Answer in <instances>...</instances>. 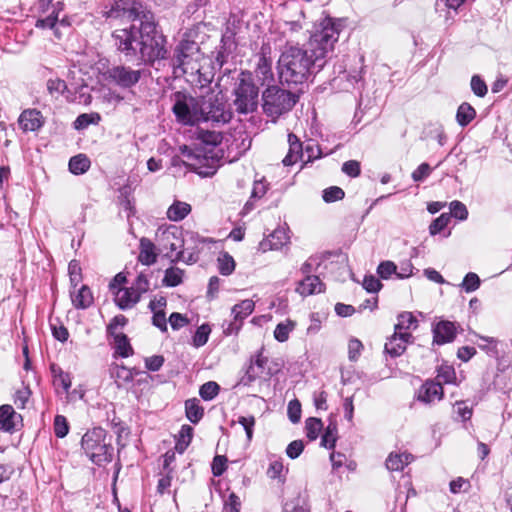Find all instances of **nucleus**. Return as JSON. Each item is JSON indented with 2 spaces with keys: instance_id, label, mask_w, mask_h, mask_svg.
Instances as JSON below:
<instances>
[{
  "instance_id": "nucleus-1",
  "label": "nucleus",
  "mask_w": 512,
  "mask_h": 512,
  "mask_svg": "<svg viewBox=\"0 0 512 512\" xmlns=\"http://www.w3.org/2000/svg\"><path fill=\"white\" fill-rule=\"evenodd\" d=\"M343 27L341 19L325 18L311 35L308 48L287 44L279 61L282 83L303 84L325 65V58L332 52Z\"/></svg>"
},
{
  "instance_id": "nucleus-2",
  "label": "nucleus",
  "mask_w": 512,
  "mask_h": 512,
  "mask_svg": "<svg viewBox=\"0 0 512 512\" xmlns=\"http://www.w3.org/2000/svg\"><path fill=\"white\" fill-rule=\"evenodd\" d=\"M102 13L106 18L140 21L137 45L143 61L153 62L166 57L165 37L156 30L154 15L145 10L141 2H111L110 8L105 7Z\"/></svg>"
},
{
  "instance_id": "nucleus-3",
  "label": "nucleus",
  "mask_w": 512,
  "mask_h": 512,
  "mask_svg": "<svg viewBox=\"0 0 512 512\" xmlns=\"http://www.w3.org/2000/svg\"><path fill=\"white\" fill-rule=\"evenodd\" d=\"M81 446L90 460L98 466L110 462L113 458L111 438L107 441V433L101 427L88 430L81 439Z\"/></svg>"
},
{
  "instance_id": "nucleus-4",
  "label": "nucleus",
  "mask_w": 512,
  "mask_h": 512,
  "mask_svg": "<svg viewBox=\"0 0 512 512\" xmlns=\"http://www.w3.org/2000/svg\"><path fill=\"white\" fill-rule=\"evenodd\" d=\"M172 111L176 120L183 125H195L202 121V97H193L192 95L177 91L172 94Z\"/></svg>"
},
{
  "instance_id": "nucleus-5",
  "label": "nucleus",
  "mask_w": 512,
  "mask_h": 512,
  "mask_svg": "<svg viewBox=\"0 0 512 512\" xmlns=\"http://www.w3.org/2000/svg\"><path fill=\"white\" fill-rule=\"evenodd\" d=\"M263 111L272 118H278L290 111L298 100V96L279 86H269L262 94Z\"/></svg>"
},
{
  "instance_id": "nucleus-6",
  "label": "nucleus",
  "mask_w": 512,
  "mask_h": 512,
  "mask_svg": "<svg viewBox=\"0 0 512 512\" xmlns=\"http://www.w3.org/2000/svg\"><path fill=\"white\" fill-rule=\"evenodd\" d=\"M234 94V105L239 113L247 114L256 109L259 91L250 73L241 72L234 89Z\"/></svg>"
},
{
  "instance_id": "nucleus-7",
  "label": "nucleus",
  "mask_w": 512,
  "mask_h": 512,
  "mask_svg": "<svg viewBox=\"0 0 512 512\" xmlns=\"http://www.w3.org/2000/svg\"><path fill=\"white\" fill-rule=\"evenodd\" d=\"M202 110V121L205 122L211 121L217 124H225L232 118V112L227 107L223 97H219L213 93L203 96Z\"/></svg>"
},
{
  "instance_id": "nucleus-8",
  "label": "nucleus",
  "mask_w": 512,
  "mask_h": 512,
  "mask_svg": "<svg viewBox=\"0 0 512 512\" xmlns=\"http://www.w3.org/2000/svg\"><path fill=\"white\" fill-rule=\"evenodd\" d=\"M142 76V70H134L125 65H114L104 73V79L111 84L128 89L135 86Z\"/></svg>"
},
{
  "instance_id": "nucleus-9",
  "label": "nucleus",
  "mask_w": 512,
  "mask_h": 512,
  "mask_svg": "<svg viewBox=\"0 0 512 512\" xmlns=\"http://www.w3.org/2000/svg\"><path fill=\"white\" fill-rule=\"evenodd\" d=\"M156 242L161 252L167 257H171L170 253L182 248L184 239L181 231L176 226H170L165 229H158L156 232Z\"/></svg>"
},
{
  "instance_id": "nucleus-10",
  "label": "nucleus",
  "mask_w": 512,
  "mask_h": 512,
  "mask_svg": "<svg viewBox=\"0 0 512 512\" xmlns=\"http://www.w3.org/2000/svg\"><path fill=\"white\" fill-rule=\"evenodd\" d=\"M117 49L126 56H136L139 52V28L132 25L130 29H121L113 34Z\"/></svg>"
},
{
  "instance_id": "nucleus-11",
  "label": "nucleus",
  "mask_w": 512,
  "mask_h": 512,
  "mask_svg": "<svg viewBox=\"0 0 512 512\" xmlns=\"http://www.w3.org/2000/svg\"><path fill=\"white\" fill-rule=\"evenodd\" d=\"M255 304L251 299H245L240 303L234 305L231 309L233 321L223 324V332L225 335L236 334L242 326L243 320L248 317L254 310Z\"/></svg>"
},
{
  "instance_id": "nucleus-12",
  "label": "nucleus",
  "mask_w": 512,
  "mask_h": 512,
  "mask_svg": "<svg viewBox=\"0 0 512 512\" xmlns=\"http://www.w3.org/2000/svg\"><path fill=\"white\" fill-rule=\"evenodd\" d=\"M414 337L411 333L400 334L394 331V334L387 339L384 350L392 358L401 356L409 343H413Z\"/></svg>"
},
{
  "instance_id": "nucleus-13",
  "label": "nucleus",
  "mask_w": 512,
  "mask_h": 512,
  "mask_svg": "<svg viewBox=\"0 0 512 512\" xmlns=\"http://www.w3.org/2000/svg\"><path fill=\"white\" fill-rule=\"evenodd\" d=\"M198 51V45L194 41L183 40L181 41L174 52V65L182 68L185 71V66L189 64L192 56Z\"/></svg>"
},
{
  "instance_id": "nucleus-14",
  "label": "nucleus",
  "mask_w": 512,
  "mask_h": 512,
  "mask_svg": "<svg viewBox=\"0 0 512 512\" xmlns=\"http://www.w3.org/2000/svg\"><path fill=\"white\" fill-rule=\"evenodd\" d=\"M433 342L442 345L452 342L457 334V326L454 322L442 320L433 327Z\"/></svg>"
},
{
  "instance_id": "nucleus-15",
  "label": "nucleus",
  "mask_w": 512,
  "mask_h": 512,
  "mask_svg": "<svg viewBox=\"0 0 512 512\" xmlns=\"http://www.w3.org/2000/svg\"><path fill=\"white\" fill-rule=\"evenodd\" d=\"M62 2H56V5H52V12L45 18L38 19L36 22V27L38 28H49L54 30V34L57 38L61 37L60 27H68L69 22L62 18L59 20L58 14L59 9L56 6H59Z\"/></svg>"
},
{
  "instance_id": "nucleus-16",
  "label": "nucleus",
  "mask_w": 512,
  "mask_h": 512,
  "mask_svg": "<svg viewBox=\"0 0 512 512\" xmlns=\"http://www.w3.org/2000/svg\"><path fill=\"white\" fill-rule=\"evenodd\" d=\"M18 123L24 132H33L43 126L44 118L40 111L36 109H27L20 114Z\"/></svg>"
},
{
  "instance_id": "nucleus-17",
  "label": "nucleus",
  "mask_w": 512,
  "mask_h": 512,
  "mask_svg": "<svg viewBox=\"0 0 512 512\" xmlns=\"http://www.w3.org/2000/svg\"><path fill=\"white\" fill-rule=\"evenodd\" d=\"M109 373L118 388L131 383L134 380L135 375L133 369H129L124 365H119L117 363H112L110 365Z\"/></svg>"
},
{
  "instance_id": "nucleus-18",
  "label": "nucleus",
  "mask_w": 512,
  "mask_h": 512,
  "mask_svg": "<svg viewBox=\"0 0 512 512\" xmlns=\"http://www.w3.org/2000/svg\"><path fill=\"white\" fill-rule=\"evenodd\" d=\"M443 397V387L439 382H426L419 390L418 398L425 403L440 400Z\"/></svg>"
},
{
  "instance_id": "nucleus-19",
  "label": "nucleus",
  "mask_w": 512,
  "mask_h": 512,
  "mask_svg": "<svg viewBox=\"0 0 512 512\" xmlns=\"http://www.w3.org/2000/svg\"><path fill=\"white\" fill-rule=\"evenodd\" d=\"M324 290V284L318 276L307 275L298 283L296 291L302 296L321 293Z\"/></svg>"
},
{
  "instance_id": "nucleus-20",
  "label": "nucleus",
  "mask_w": 512,
  "mask_h": 512,
  "mask_svg": "<svg viewBox=\"0 0 512 512\" xmlns=\"http://www.w3.org/2000/svg\"><path fill=\"white\" fill-rule=\"evenodd\" d=\"M139 300L138 294L131 287L119 288L115 293V303L122 310L132 308Z\"/></svg>"
},
{
  "instance_id": "nucleus-21",
  "label": "nucleus",
  "mask_w": 512,
  "mask_h": 512,
  "mask_svg": "<svg viewBox=\"0 0 512 512\" xmlns=\"http://www.w3.org/2000/svg\"><path fill=\"white\" fill-rule=\"evenodd\" d=\"M288 143L289 150L282 161L285 166H291L295 164L298 161V159L303 156L302 143L295 134L290 133L288 135Z\"/></svg>"
},
{
  "instance_id": "nucleus-22",
  "label": "nucleus",
  "mask_w": 512,
  "mask_h": 512,
  "mask_svg": "<svg viewBox=\"0 0 512 512\" xmlns=\"http://www.w3.org/2000/svg\"><path fill=\"white\" fill-rule=\"evenodd\" d=\"M72 304L76 309H87L93 302L94 297L87 285H82L77 292L71 293Z\"/></svg>"
},
{
  "instance_id": "nucleus-23",
  "label": "nucleus",
  "mask_w": 512,
  "mask_h": 512,
  "mask_svg": "<svg viewBox=\"0 0 512 512\" xmlns=\"http://www.w3.org/2000/svg\"><path fill=\"white\" fill-rule=\"evenodd\" d=\"M418 327V320L411 312H402L397 316V323L394 326V331L400 334L411 333Z\"/></svg>"
},
{
  "instance_id": "nucleus-24",
  "label": "nucleus",
  "mask_w": 512,
  "mask_h": 512,
  "mask_svg": "<svg viewBox=\"0 0 512 512\" xmlns=\"http://www.w3.org/2000/svg\"><path fill=\"white\" fill-rule=\"evenodd\" d=\"M289 240V237L284 228L275 229L269 238L261 243L263 250L267 247L271 250H278L282 248Z\"/></svg>"
},
{
  "instance_id": "nucleus-25",
  "label": "nucleus",
  "mask_w": 512,
  "mask_h": 512,
  "mask_svg": "<svg viewBox=\"0 0 512 512\" xmlns=\"http://www.w3.org/2000/svg\"><path fill=\"white\" fill-rule=\"evenodd\" d=\"M11 405L0 406V427L6 432H12L15 429V419L20 418Z\"/></svg>"
},
{
  "instance_id": "nucleus-26",
  "label": "nucleus",
  "mask_w": 512,
  "mask_h": 512,
  "mask_svg": "<svg viewBox=\"0 0 512 512\" xmlns=\"http://www.w3.org/2000/svg\"><path fill=\"white\" fill-rule=\"evenodd\" d=\"M155 244L147 238L140 240V253L138 260L144 265H151L156 262Z\"/></svg>"
},
{
  "instance_id": "nucleus-27",
  "label": "nucleus",
  "mask_w": 512,
  "mask_h": 512,
  "mask_svg": "<svg viewBox=\"0 0 512 512\" xmlns=\"http://www.w3.org/2000/svg\"><path fill=\"white\" fill-rule=\"evenodd\" d=\"M413 459L411 454L391 453L386 460V467L390 471L403 470Z\"/></svg>"
},
{
  "instance_id": "nucleus-28",
  "label": "nucleus",
  "mask_w": 512,
  "mask_h": 512,
  "mask_svg": "<svg viewBox=\"0 0 512 512\" xmlns=\"http://www.w3.org/2000/svg\"><path fill=\"white\" fill-rule=\"evenodd\" d=\"M191 212V206L186 202L175 201L167 210V217L172 221H181Z\"/></svg>"
},
{
  "instance_id": "nucleus-29",
  "label": "nucleus",
  "mask_w": 512,
  "mask_h": 512,
  "mask_svg": "<svg viewBox=\"0 0 512 512\" xmlns=\"http://www.w3.org/2000/svg\"><path fill=\"white\" fill-rule=\"evenodd\" d=\"M185 412L186 417L194 424L198 423L204 415V409L196 398L186 400Z\"/></svg>"
},
{
  "instance_id": "nucleus-30",
  "label": "nucleus",
  "mask_w": 512,
  "mask_h": 512,
  "mask_svg": "<svg viewBox=\"0 0 512 512\" xmlns=\"http://www.w3.org/2000/svg\"><path fill=\"white\" fill-rule=\"evenodd\" d=\"M91 162L84 154L73 156L69 161V170L72 174L81 175L90 168Z\"/></svg>"
},
{
  "instance_id": "nucleus-31",
  "label": "nucleus",
  "mask_w": 512,
  "mask_h": 512,
  "mask_svg": "<svg viewBox=\"0 0 512 512\" xmlns=\"http://www.w3.org/2000/svg\"><path fill=\"white\" fill-rule=\"evenodd\" d=\"M475 116L476 111L469 103L464 102L458 107L456 119L460 126H467Z\"/></svg>"
},
{
  "instance_id": "nucleus-32",
  "label": "nucleus",
  "mask_w": 512,
  "mask_h": 512,
  "mask_svg": "<svg viewBox=\"0 0 512 512\" xmlns=\"http://www.w3.org/2000/svg\"><path fill=\"white\" fill-rule=\"evenodd\" d=\"M114 338L116 352L121 357H128L133 354V349L129 343L128 337L124 333L111 335Z\"/></svg>"
},
{
  "instance_id": "nucleus-33",
  "label": "nucleus",
  "mask_w": 512,
  "mask_h": 512,
  "mask_svg": "<svg viewBox=\"0 0 512 512\" xmlns=\"http://www.w3.org/2000/svg\"><path fill=\"white\" fill-rule=\"evenodd\" d=\"M262 352L263 348H261L259 353L256 355L255 360H253L247 370V376L250 381L255 380L263 372L264 366L268 361V359L262 355Z\"/></svg>"
},
{
  "instance_id": "nucleus-34",
  "label": "nucleus",
  "mask_w": 512,
  "mask_h": 512,
  "mask_svg": "<svg viewBox=\"0 0 512 512\" xmlns=\"http://www.w3.org/2000/svg\"><path fill=\"white\" fill-rule=\"evenodd\" d=\"M337 434V424L335 422H330L322 435L321 446L328 449L334 448L338 437Z\"/></svg>"
},
{
  "instance_id": "nucleus-35",
  "label": "nucleus",
  "mask_w": 512,
  "mask_h": 512,
  "mask_svg": "<svg viewBox=\"0 0 512 512\" xmlns=\"http://www.w3.org/2000/svg\"><path fill=\"white\" fill-rule=\"evenodd\" d=\"M183 270L177 267L168 268L165 271V276L163 278V285L167 287H175L182 283Z\"/></svg>"
},
{
  "instance_id": "nucleus-36",
  "label": "nucleus",
  "mask_w": 512,
  "mask_h": 512,
  "mask_svg": "<svg viewBox=\"0 0 512 512\" xmlns=\"http://www.w3.org/2000/svg\"><path fill=\"white\" fill-rule=\"evenodd\" d=\"M323 429V423L319 418H308L305 422L306 436L310 441L318 438L320 431Z\"/></svg>"
},
{
  "instance_id": "nucleus-37",
  "label": "nucleus",
  "mask_w": 512,
  "mask_h": 512,
  "mask_svg": "<svg viewBox=\"0 0 512 512\" xmlns=\"http://www.w3.org/2000/svg\"><path fill=\"white\" fill-rule=\"evenodd\" d=\"M101 116L98 113H84L80 114L74 121V128L82 130L87 128L90 124H98Z\"/></svg>"
},
{
  "instance_id": "nucleus-38",
  "label": "nucleus",
  "mask_w": 512,
  "mask_h": 512,
  "mask_svg": "<svg viewBox=\"0 0 512 512\" xmlns=\"http://www.w3.org/2000/svg\"><path fill=\"white\" fill-rule=\"evenodd\" d=\"M218 269L222 275L228 276L235 269V261L227 252L222 253L218 257Z\"/></svg>"
},
{
  "instance_id": "nucleus-39",
  "label": "nucleus",
  "mask_w": 512,
  "mask_h": 512,
  "mask_svg": "<svg viewBox=\"0 0 512 512\" xmlns=\"http://www.w3.org/2000/svg\"><path fill=\"white\" fill-rule=\"evenodd\" d=\"M233 36H234V32H230L229 28H228L227 32L222 37V43H223L222 49L223 50H220L217 53V56L215 58V62L219 65L220 68L226 62V57H227V54H226V49L227 48L226 47H227V45H228V48H230L231 45L234 44L233 41H232V37Z\"/></svg>"
},
{
  "instance_id": "nucleus-40",
  "label": "nucleus",
  "mask_w": 512,
  "mask_h": 512,
  "mask_svg": "<svg viewBox=\"0 0 512 512\" xmlns=\"http://www.w3.org/2000/svg\"><path fill=\"white\" fill-rule=\"evenodd\" d=\"M219 390L220 386L216 382L209 381L200 387L199 395L203 400L210 401L218 395Z\"/></svg>"
},
{
  "instance_id": "nucleus-41",
  "label": "nucleus",
  "mask_w": 512,
  "mask_h": 512,
  "mask_svg": "<svg viewBox=\"0 0 512 512\" xmlns=\"http://www.w3.org/2000/svg\"><path fill=\"white\" fill-rule=\"evenodd\" d=\"M294 323L291 321L279 323L274 330V337L279 342H285L289 338V333L293 330Z\"/></svg>"
},
{
  "instance_id": "nucleus-42",
  "label": "nucleus",
  "mask_w": 512,
  "mask_h": 512,
  "mask_svg": "<svg viewBox=\"0 0 512 512\" xmlns=\"http://www.w3.org/2000/svg\"><path fill=\"white\" fill-rule=\"evenodd\" d=\"M211 332V328L208 324L201 325L195 332L193 336V345L196 348H199L205 345L208 341L209 334Z\"/></svg>"
},
{
  "instance_id": "nucleus-43",
  "label": "nucleus",
  "mask_w": 512,
  "mask_h": 512,
  "mask_svg": "<svg viewBox=\"0 0 512 512\" xmlns=\"http://www.w3.org/2000/svg\"><path fill=\"white\" fill-rule=\"evenodd\" d=\"M481 341L484 343H478V346L485 350L489 355L491 356H497L498 350H497V344L498 341L493 337H486L481 335H476Z\"/></svg>"
},
{
  "instance_id": "nucleus-44",
  "label": "nucleus",
  "mask_w": 512,
  "mask_h": 512,
  "mask_svg": "<svg viewBox=\"0 0 512 512\" xmlns=\"http://www.w3.org/2000/svg\"><path fill=\"white\" fill-rule=\"evenodd\" d=\"M345 192L338 186H331L323 191V200L327 203L342 200Z\"/></svg>"
},
{
  "instance_id": "nucleus-45",
  "label": "nucleus",
  "mask_w": 512,
  "mask_h": 512,
  "mask_svg": "<svg viewBox=\"0 0 512 512\" xmlns=\"http://www.w3.org/2000/svg\"><path fill=\"white\" fill-rule=\"evenodd\" d=\"M31 396V390L28 386H23L17 390L14 396V403L18 409H24Z\"/></svg>"
},
{
  "instance_id": "nucleus-46",
  "label": "nucleus",
  "mask_w": 512,
  "mask_h": 512,
  "mask_svg": "<svg viewBox=\"0 0 512 512\" xmlns=\"http://www.w3.org/2000/svg\"><path fill=\"white\" fill-rule=\"evenodd\" d=\"M450 222V216L446 213L441 214L436 218L429 226V232L431 235L440 233Z\"/></svg>"
},
{
  "instance_id": "nucleus-47",
  "label": "nucleus",
  "mask_w": 512,
  "mask_h": 512,
  "mask_svg": "<svg viewBox=\"0 0 512 512\" xmlns=\"http://www.w3.org/2000/svg\"><path fill=\"white\" fill-rule=\"evenodd\" d=\"M69 425L63 415H56L54 419V433L58 438H63L68 434Z\"/></svg>"
},
{
  "instance_id": "nucleus-48",
  "label": "nucleus",
  "mask_w": 512,
  "mask_h": 512,
  "mask_svg": "<svg viewBox=\"0 0 512 512\" xmlns=\"http://www.w3.org/2000/svg\"><path fill=\"white\" fill-rule=\"evenodd\" d=\"M131 288L138 294L139 298H141V295L146 293L150 288L149 279L144 273H140Z\"/></svg>"
},
{
  "instance_id": "nucleus-49",
  "label": "nucleus",
  "mask_w": 512,
  "mask_h": 512,
  "mask_svg": "<svg viewBox=\"0 0 512 512\" xmlns=\"http://www.w3.org/2000/svg\"><path fill=\"white\" fill-rule=\"evenodd\" d=\"M480 279L477 274L470 272L468 273L462 282V287L466 292H473L479 288Z\"/></svg>"
},
{
  "instance_id": "nucleus-50",
  "label": "nucleus",
  "mask_w": 512,
  "mask_h": 512,
  "mask_svg": "<svg viewBox=\"0 0 512 512\" xmlns=\"http://www.w3.org/2000/svg\"><path fill=\"white\" fill-rule=\"evenodd\" d=\"M450 211L451 214L459 220H466L468 217V210L466 206L460 201H452L450 203Z\"/></svg>"
},
{
  "instance_id": "nucleus-51",
  "label": "nucleus",
  "mask_w": 512,
  "mask_h": 512,
  "mask_svg": "<svg viewBox=\"0 0 512 512\" xmlns=\"http://www.w3.org/2000/svg\"><path fill=\"white\" fill-rule=\"evenodd\" d=\"M471 89L473 93L478 97H484L487 94V85L478 75H474L471 78Z\"/></svg>"
},
{
  "instance_id": "nucleus-52",
  "label": "nucleus",
  "mask_w": 512,
  "mask_h": 512,
  "mask_svg": "<svg viewBox=\"0 0 512 512\" xmlns=\"http://www.w3.org/2000/svg\"><path fill=\"white\" fill-rule=\"evenodd\" d=\"M377 273L383 279H388L392 274L397 275V266L392 261L381 262L377 268Z\"/></svg>"
},
{
  "instance_id": "nucleus-53",
  "label": "nucleus",
  "mask_w": 512,
  "mask_h": 512,
  "mask_svg": "<svg viewBox=\"0 0 512 512\" xmlns=\"http://www.w3.org/2000/svg\"><path fill=\"white\" fill-rule=\"evenodd\" d=\"M288 417L292 423H298L301 418V404L297 399L291 400L288 403L287 409Z\"/></svg>"
},
{
  "instance_id": "nucleus-54",
  "label": "nucleus",
  "mask_w": 512,
  "mask_h": 512,
  "mask_svg": "<svg viewBox=\"0 0 512 512\" xmlns=\"http://www.w3.org/2000/svg\"><path fill=\"white\" fill-rule=\"evenodd\" d=\"M454 413L463 421L469 420L472 416V408L468 407L465 401H457L454 404Z\"/></svg>"
},
{
  "instance_id": "nucleus-55",
  "label": "nucleus",
  "mask_w": 512,
  "mask_h": 512,
  "mask_svg": "<svg viewBox=\"0 0 512 512\" xmlns=\"http://www.w3.org/2000/svg\"><path fill=\"white\" fill-rule=\"evenodd\" d=\"M238 423L244 428L247 436V440L251 441L253 437V429L255 426V418L254 416H240L238 419Z\"/></svg>"
},
{
  "instance_id": "nucleus-56",
  "label": "nucleus",
  "mask_w": 512,
  "mask_h": 512,
  "mask_svg": "<svg viewBox=\"0 0 512 512\" xmlns=\"http://www.w3.org/2000/svg\"><path fill=\"white\" fill-rule=\"evenodd\" d=\"M240 508V498L235 493L229 494L224 504V512H240Z\"/></svg>"
},
{
  "instance_id": "nucleus-57",
  "label": "nucleus",
  "mask_w": 512,
  "mask_h": 512,
  "mask_svg": "<svg viewBox=\"0 0 512 512\" xmlns=\"http://www.w3.org/2000/svg\"><path fill=\"white\" fill-rule=\"evenodd\" d=\"M363 345L360 340L353 338L348 344V356L351 361H355L361 354Z\"/></svg>"
},
{
  "instance_id": "nucleus-58",
  "label": "nucleus",
  "mask_w": 512,
  "mask_h": 512,
  "mask_svg": "<svg viewBox=\"0 0 512 512\" xmlns=\"http://www.w3.org/2000/svg\"><path fill=\"white\" fill-rule=\"evenodd\" d=\"M227 458L225 456L216 455L212 462V472L214 476H221L226 470Z\"/></svg>"
},
{
  "instance_id": "nucleus-59",
  "label": "nucleus",
  "mask_w": 512,
  "mask_h": 512,
  "mask_svg": "<svg viewBox=\"0 0 512 512\" xmlns=\"http://www.w3.org/2000/svg\"><path fill=\"white\" fill-rule=\"evenodd\" d=\"M431 171L432 169L428 163H422L415 171H413L412 179L415 182H422L430 175Z\"/></svg>"
},
{
  "instance_id": "nucleus-60",
  "label": "nucleus",
  "mask_w": 512,
  "mask_h": 512,
  "mask_svg": "<svg viewBox=\"0 0 512 512\" xmlns=\"http://www.w3.org/2000/svg\"><path fill=\"white\" fill-rule=\"evenodd\" d=\"M342 171L350 177H357L360 175V163L356 160H349L343 163Z\"/></svg>"
},
{
  "instance_id": "nucleus-61",
  "label": "nucleus",
  "mask_w": 512,
  "mask_h": 512,
  "mask_svg": "<svg viewBox=\"0 0 512 512\" xmlns=\"http://www.w3.org/2000/svg\"><path fill=\"white\" fill-rule=\"evenodd\" d=\"M66 89V83L64 80H61L59 78L55 79H49L47 81V90L51 95H54L55 93L61 94Z\"/></svg>"
},
{
  "instance_id": "nucleus-62",
  "label": "nucleus",
  "mask_w": 512,
  "mask_h": 512,
  "mask_svg": "<svg viewBox=\"0 0 512 512\" xmlns=\"http://www.w3.org/2000/svg\"><path fill=\"white\" fill-rule=\"evenodd\" d=\"M304 444L302 440L292 441L286 448V454L291 459H296L303 451Z\"/></svg>"
},
{
  "instance_id": "nucleus-63",
  "label": "nucleus",
  "mask_w": 512,
  "mask_h": 512,
  "mask_svg": "<svg viewBox=\"0 0 512 512\" xmlns=\"http://www.w3.org/2000/svg\"><path fill=\"white\" fill-rule=\"evenodd\" d=\"M382 287L381 282L373 275L365 276L363 280V288L367 290V292L375 293L380 290Z\"/></svg>"
},
{
  "instance_id": "nucleus-64",
  "label": "nucleus",
  "mask_w": 512,
  "mask_h": 512,
  "mask_svg": "<svg viewBox=\"0 0 512 512\" xmlns=\"http://www.w3.org/2000/svg\"><path fill=\"white\" fill-rule=\"evenodd\" d=\"M437 378L444 383H452L456 378L455 371L451 366H442L438 370Z\"/></svg>"
}]
</instances>
